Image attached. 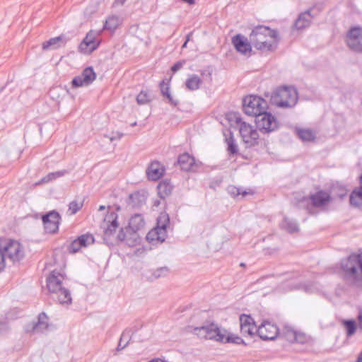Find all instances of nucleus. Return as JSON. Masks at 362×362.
Listing matches in <instances>:
<instances>
[{"label": "nucleus", "mask_w": 362, "mask_h": 362, "mask_svg": "<svg viewBox=\"0 0 362 362\" xmlns=\"http://www.w3.org/2000/svg\"><path fill=\"white\" fill-rule=\"evenodd\" d=\"M186 331L196 334L199 338L206 339L220 342H233L238 344L243 343V340L240 337L228 335L226 329H221L214 323H209L195 327L189 326L186 328Z\"/></svg>", "instance_id": "f257e3e1"}, {"label": "nucleus", "mask_w": 362, "mask_h": 362, "mask_svg": "<svg viewBox=\"0 0 362 362\" xmlns=\"http://www.w3.org/2000/svg\"><path fill=\"white\" fill-rule=\"evenodd\" d=\"M341 269L346 280L362 287V252L351 254L341 262Z\"/></svg>", "instance_id": "f03ea898"}, {"label": "nucleus", "mask_w": 362, "mask_h": 362, "mask_svg": "<svg viewBox=\"0 0 362 362\" xmlns=\"http://www.w3.org/2000/svg\"><path fill=\"white\" fill-rule=\"evenodd\" d=\"M277 33L268 27L259 25L255 28L249 36L252 45L262 51H272L274 49Z\"/></svg>", "instance_id": "7ed1b4c3"}, {"label": "nucleus", "mask_w": 362, "mask_h": 362, "mask_svg": "<svg viewBox=\"0 0 362 362\" xmlns=\"http://www.w3.org/2000/svg\"><path fill=\"white\" fill-rule=\"evenodd\" d=\"M64 275L57 271H53L47 279V288L56 296L59 304L69 305L72 303V298L69 290L62 286Z\"/></svg>", "instance_id": "20e7f679"}, {"label": "nucleus", "mask_w": 362, "mask_h": 362, "mask_svg": "<svg viewBox=\"0 0 362 362\" xmlns=\"http://www.w3.org/2000/svg\"><path fill=\"white\" fill-rule=\"evenodd\" d=\"M230 121H234L239 125V132L243 142L247 146H253L258 144L259 133L252 125L242 121V118L237 113H233L229 116Z\"/></svg>", "instance_id": "39448f33"}, {"label": "nucleus", "mask_w": 362, "mask_h": 362, "mask_svg": "<svg viewBox=\"0 0 362 362\" xmlns=\"http://www.w3.org/2000/svg\"><path fill=\"white\" fill-rule=\"evenodd\" d=\"M271 101L278 107L292 108L298 101L297 90L293 87L281 88L272 96Z\"/></svg>", "instance_id": "423d86ee"}, {"label": "nucleus", "mask_w": 362, "mask_h": 362, "mask_svg": "<svg viewBox=\"0 0 362 362\" xmlns=\"http://www.w3.org/2000/svg\"><path fill=\"white\" fill-rule=\"evenodd\" d=\"M0 250L5 256V260L8 259L13 263L19 262L24 257V250L22 245L18 242L13 240H0Z\"/></svg>", "instance_id": "0eeeda50"}, {"label": "nucleus", "mask_w": 362, "mask_h": 362, "mask_svg": "<svg viewBox=\"0 0 362 362\" xmlns=\"http://www.w3.org/2000/svg\"><path fill=\"white\" fill-rule=\"evenodd\" d=\"M243 110L245 114L255 116V119L267 109V102L261 97L249 95L243 98Z\"/></svg>", "instance_id": "6e6552de"}, {"label": "nucleus", "mask_w": 362, "mask_h": 362, "mask_svg": "<svg viewBox=\"0 0 362 362\" xmlns=\"http://www.w3.org/2000/svg\"><path fill=\"white\" fill-rule=\"evenodd\" d=\"M346 44L352 52L362 53V28L353 26L349 28L346 35Z\"/></svg>", "instance_id": "1a4fd4ad"}, {"label": "nucleus", "mask_w": 362, "mask_h": 362, "mask_svg": "<svg viewBox=\"0 0 362 362\" xmlns=\"http://www.w3.org/2000/svg\"><path fill=\"white\" fill-rule=\"evenodd\" d=\"M256 126L262 133H270L279 128V122L276 118L266 111L257 115L255 119Z\"/></svg>", "instance_id": "9d476101"}, {"label": "nucleus", "mask_w": 362, "mask_h": 362, "mask_svg": "<svg viewBox=\"0 0 362 362\" xmlns=\"http://www.w3.org/2000/svg\"><path fill=\"white\" fill-rule=\"evenodd\" d=\"M100 34L98 31H89L79 45L80 51L84 54H90L95 50L100 43L98 39Z\"/></svg>", "instance_id": "9b49d317"}, {"label": "nucleus", "mask_w": 362, "mask_h": 362, "mask_svg": "<svg viewBox=\"0 0 362 362\" xmlns=\"http://www.w3.org/2000/svg\"><path fill=\"white\" fill-rule=\"evenodd\" d=\"M95 242L93 235L89 233L83 234L74 240L68 246L67 250L70 254L78 252L82 247H86Z\"/></svg>", "instance_id": "f8f14e48"}, {"label": "nucleus", "mask_w": 362, "mask_h": 362, "mask_svg": "<svg viewBox=\"0 0 362 362\" xmlns=\"http://www.w3.org/2000/svg\"><path fill=\"white\" fill-rule=\"evenodd\" d=\"M96 74L92 67L86 68L82 74L79 76L74 77L72 80L73 87L78 88L81 86H86L93 83L95 79Z\"/></svg>", "instance_id": "ddd939ff"}, {"label": "nucleus", "mask_w": 362, "mask_h": 362, "mask_svg": "<svg viewBox=\"0 0 362 362\" xmlns=\"http://www.w3.org/2000/svg\"><path fill=\"white\" fill-rule=\"evenodd\" d=\"M240 327L244 337H252L257 332L254 320L250 315L243 314L240 316Z\"/></svg>", "instance_id": "4468645a"}, {"label": "nucleus", "mask_w": 362, "mask_h": 362, "mask_svg": "<svg viewBox=\"0 0 362 362\" xmlns=\"http://www.w3.org/2000/svg\"><path fill=\"white\" fill-rule=\"evenodd\" d=\"M118 226L117 214L112 211L105 216L101 227L103 229L105 235H110L116 231Z\"/></svg>", "instance_id": "2eb2a0df"}, {"label": "nucleus", "mask_w": 362, "mask_h": 362, "mask_svg": "<svg viewBox=\"0 0 362 362\" xmlns=\"http://www.w3.org/2000/svg\"><path fill=\"white\" fill-rule=\"evenodd\" d=\"M259 337L264 340H272L275 339L278 333V328L273 324L266 322L257 328Z\"/></svg>", "instance_id": "dca6fc26"}, {"label": "nucleus", "mask_w": 362, "mask_h": 362, "mask_svg": "<svg viewBox=\"0 0 362 362\" xmlns=\"http://www.w3.org/2000/svg\"><path fill=\"white\" fill-rule=\"evenodd\" d=\"M61 219L60 214L54 210L47 213V233H57L59 230Z\"/></svg>", "instance_id": "f3484780"}, {"label": "nucleus", "mask_w": 362, "mask_h": 362, "mask_svg": "<svg viewBox=\"0 0 362 362\" xmlns=\"http://www.w3.org/2000/svg\"><path fill=\"white\" fill-rule=\"evenodd\" d=\"M165 173V168L163 164L158 161L151 163L146 170L148 179L156 181L159 180Z\"/></svg>", "instance_id": "a211bd4d"}, {"label": "nucleus", "mask_w": 362, "mask_h": 362, "mask_svg": "<svg viewBox=\"0 0 362 362\" xmlns=\"http://www.w3.org/2000/svg\"><path fill=\"white\" fill-rule=\"evenodd\" d=\"M232 42L234 47L239 52L244 54H246L247 52H250L252 44L250 40L248 42L247 39L243 35H237L234 36Z\"/></svg>", "instance_id": "6ab92c4d"}, {"label": "nucleus", "mask_w": 362, "mask_h": 362, "mask_svg": "<svg viewBox=\"0 0 362 362\" xmlns=\"http://www.w3.org/2000/svg\"><path fill=\"white\" fill-rule=\"evenodd\" d=\"M331 199L328 192L320 190L310 196V200L314 206L320 207L327 205Z\"/></svg>", "instance_id": "aec40b11"}, {"label": "nucleus", "mask_w": 362, "mask_h": 362, "mask_svg": "<svg viewBox=\"0 0 362 362\" xmlns=\"http://www.w3.org/2000/svg\"><path fill=\"white\" fill-rule=\"evenodd\" d=\"M313 16L310 13V10H308L299 14L296 20L293 27L297 30H302L310 26Z\"/></svg>", "instance_id": "412c9836"}, {"label": "nucleus", "mask_w": 362, "mask_h": 362, "mask_svg": "<svg viewBox=\"0 0 362 362\" xmlns=\"http://www.w3.org/2000/svg\"><path fill=\"white\" fill-rule=\"evenodd\" d=\"M167 236V230L156 227L155 228L150 230L146 235V239L149 242L155 240L163 242Z\"/></svg>", "instance_id": "4be33fe9"}, {"label": "nucleus", "mask_w": 362, "mask_h": 362, "mask_svg": "<svg viewBox=\"0 0 362 362\" xmlns=\"http://www.w3.org/2000/svg\"><path fill=\"white\" fill-rule=\"evenodd\" d=\"M284 338L289 342L303 343L305 337L304 334L296 332L291 328L286 327L284 331Z\"/></svg>", "instance_id": "5701e85b"}, {"label": "nucleus", "mask_w": 362, "mask_h": 362, "mask_svg": "<svg viewBox=\"0 0 362 362\" xmlns=\"http://www.w3.org/2000/svg\"><path fill=\"white\" fill-rule=\"evenodd\" d=\"M45 313L42 312L39 316L37 322H33L28 324L25 327L26 332H38L42 330V327L45 325Z\"/></svg>", "instance_id": "b1692460"}, {"label": "nucleus", "mask_w": 362, "mask_h": 362, "mask_svg": "<svg viewBox=\"0 0 362 362\" xmlns=\"http://www.w3.org/2000/svg\"><path fill=\"white\" fill-rule=\"evenodd\" d=\"M145 202V196L139 192H135L129 195L127 204L132 208H139L144 204Z\"/></svg>", "instance_id": "393cba45"}, {"label": "nucleus", "mask_w": 362, "mask_h": 362, "mask_svg": "<svg viewBox=\"0 0 362 362\" xmlns=\"http://www.w3.org/2000/svg\"><path fill=\"white\" fill-rule=\"evenodd\" d=\"M160 92L162 95L168 100V102L173 106H177L179 100L174 98L170 93V83L162 81L160 83Z\"/></svg>", "instance_id": "a878e982"}, {"label": "nucleus", "mask_w": 362, "mask_h": 362, "mask_svg": "<svg viewBox=\"0 0 362 362\" xmlns=\"http://www.w3.org/2000/svg\"><path fill=\"white\" fill-rule=\"evenodd\" d=\"M178 163L182 170L189 171L194 165V158L188 153H183L179 156Z\"/></svg>", "instance_id": "bb28decb"}, {"label": "nucleus", "mask_w": 362, "mask_h": 362, "mask_svg": "<svg viewBox=\"0 0 362 362\" xmlns=\"http://www.w3.org/2000/svg\"><path fill=\"white\" fill-rule=\"evenodd\" d=\"M145 221L141 214H134L129 222V227L133 232H136L144 227Z\"/></svg>", "instance_id": "cd10ccee"}, {"label": "nucleus", "mask_w": 362, "mask_h": 362, "mask_svg": "<svg viewBox=\"0 0 362 362\" xmlns=\"http://www.w3.org/2000/svg\"><path fill=\"white\" fill-rule=\"evenodd\" d=\"M296 134L303 141H313L316 138V133L310 129L296 128Z\"/></svg>", "instance_id": "c85d7f7f"}, {"label": "nucleus", "mask_w": 362, "mask_h": 362, "mask_svg": "<svg viewBox=\"0 0 362 362\" xmlns=\"http://www.w3.org/2000/svg\"><path fill=\"white\" fill-rule=\"evenodd\" d=\"M361 188L354 189L349 197L350 204L358 207L362 205V175L360 177Z\"/></svg>", "instance_id": "c756f323"}, {"label": "nucleus", "mask_w": 362, "mask_h": 362, "mask_svg": "<svg viewBox=\"0 0 362 362\" xmlns=\"http://www.w3.org/2000/svg\"><path fill=\"white\" fill-rule=\"evenodd\" d=\"M202 83V78L196 74L189 75L185 81L186 88L189 90L199 89Z\"/></svg>", "instance_id": "7c9ffc66"}, {"label": "nucleus", "mask_w": 362, "mask_h": 362, "mask_svg": "<svg viewBox=\"0 0 362 362\" xmlns=\"http://www.w3.org/2000/svg\"><path fill=\"white\" fill-rule=\"evenodd\" d=\"M158 194L161 199L169 196L173 191V185L168 180H163L158 185Z\"/></svg>", "instance_id": "2f4dec72"}, {"label": "nucleus", "mask_w": 362, "mask_h": 362, "mask_svg": "<svg viewBox=\"0 0 362 362\" xmlns=\"http://www.w3.org/2000/svg\"><path fill=\"white\" fill-rule=\"evenodd\" d=\"M121 23V19L119 16L112 15L109 16L103 25V30H107L111 32L115 31Z\"/></svg>", "instance_id": "473e14b6"}, {"label": "nucleus", "mask_w": 362, "mask_h": 362, "mask_svg": "<svg viewBox=\"0 0 362 362\" xmlns=\"http://www.w3.org/2000/svg\"><path fill=\"white\" fill-rule=\"evenodd\" d=\"M65 43L64 37L62 35L52 37L47 41V49H56L64 46Z\"/></svg>", "instance_id": "72a5a7b5"}, {"label": "nucleus", "mask_w": 362, "mask_h": 362, "mask_svg": "<svg viewBox=\"0 0 362 362\" xmlns=\"http://www.w3.org/2000/svg\"><path fill=\"white\" fill-rule=\"evenodd\" d=\"M281 227L288 233L297 232L299 230L297 223L287 217H285L283 219L281 223Z\"/></svg>", "instance_id": "f704fd0d"}, {"label": "nucleus", "mask_w": 362, "mask_h": 362, "mask_svg": "<svg viewBox=\"0 0 362 362\" xmlns=\"http://www.w3.org/2000/svg\"><path fill=\"white\" fill-rule=\"evenodd\" d=\"M169 273V269L167 267H163L156 269L148 276V279L151 281L156 280L160 277L166 276Z\"/></svg>", "instance_id": "c9c22d12"}, {"label": "nucleus", "mask_w": 362, "mask_h": 362, "mask_svg": "<svg viewBox=\"0 0 362 362\" xmlns=\"http://www.w3.org/2000/svg\"><path fill=\"white\" fill-rule=\"evenodd\" d=\"M227 190L228 192L234 197H238L239 195L245 197L247 194H251L253 193L252 189L241 190L240 188H238L233 185L228 186Z\"/></svg>", "instance_id": "e433bc0d"}, {"label": "nucleus", "mask_w": 362, "mask_h": 362, "mask_svg": "<svg viewBox=\"0 0 362 362\" xmlns=\"http://www.w3.org/2000/svg\"><path fill=\"white\" fill-rule=\"evenodd\" d=\"M226 142L228 146V151L230 154H237L238 152V147L235 143L233 134L230 132L228 136L226 138Z\"/></svg>", "instance_id": "4c0bfd02"}, {"label": "nucleus", "mask_w": 362, "mask_h": 362, "mask_svg": "<svg viewBox=\"0 0 362 362\" xmlns=\"http://www.w3.org/2000/svg\"><path fill=\"white\" fill-rule=\"evenodd\" d=\"M129 332L130 331L127 330L122 332L117 347V351L124 349L128 345L131 338Z\"/></svg>", "instance_id": "58836bf2"}, {"label": "nucleus", "mask_w": 362, "mask_h": 362, "mask_svg": "<svg viewBox=\"0 0 362 362\" xmlns=\"http://www.w3.org/2000/svg\"><path fill=\"white\" fill-rule=\"evenodd\" d=\"M346 330V334L349 337L352 336L356 329V324L354 320H345L342 322Z\"/></svg>", "instance_id": "ea45409f"}, {"label": "nucleus", "mask_w": 362, "mask_h": 362, "mask_svg": "<svg viewBox=\"0 0 362 362\" xmlns=\"http://www.w3.org/2000/svg\"><path fill=\"white\" fill-rule=\"evenodd\" d=\"M170 223V218L166 213H161L157 218V226L158 228L167 229Z\"/></svg>", "instance_id": "a19ab883"}, {"label": "nucleus", "mask_w": 362, "mask_h": 362, "mask_svg": "<svg viewBox=\"0 0 362 362\" xmlns=\"http://www.w3.org/2000/svg\"><path fill=\"white\" fill-rule=\"evenodd\" d=\"M83 206V201L74 200L69 204V210L70 215H74L80 211Z\"/></svg>", "instance_id": "79ce46f5"}, {"label": "nucleus", "mask_w": 362, "mask_h": 362, "mask_svg": "<svg viewBox=\"0 0 362 362\" xmlns=\"http://www.w3.org/2000/svg\"><path fill=\"white\" fill-rule=\"evenodd\" d=\"M68 171L66 170H58L54 173H50L47 175V182H52L59 177H62L66 175Z\"/></svg>", "instance_id": "37998d69"}, {"label": "nucleus", "mask_w": 362, "mask_h": 362, "mask_svg": "<svg viewBox=\"0 0 362 362\" xmlns=\"http://www.w3.org/2000/svg\"><path fill=\"white\" fill-rule=\"evenodd\" d=\"M151 100L150 96L146 91H141L136 96V101L139 105H144Z\"/></svg>", "instance_id": "c03bdc74"}, {"label": "nucleus", "mask_w": 362, "mask_h": 362, "mask_svg": "<svg viewBox=\"0 0 362 362\" xmlns=\"http://www.w3.org/2000/svg\"><path fill=\"white\" fill-rule=\"evenodd\" d=\"M110 141H113L115 140H119L122 136L123 134L119 132H112L110 136H106Z\"/></svg>", "instance_id": "a18cd8bd"}, {"label": "nucleus", "mask_w": 362, "mask_h": 362, "mask_svg": "<svg viewBox=\"0 0 362 362\" xmlns=\"http://www.w3.org/2000/svg\"><path fill=\"white\" fill-rule=\"evenodd\" d=\"M185 64V61H179L177 62H176L171 68V70L173 72H176L177 71H179L182 66L183 65Z\"/></svg>", "instance_id": "49530a36"}, {"label": "nucleus", "mask_w": 362, "mask_h": 362, "mask_svg": "<svg viewBox=\"0 0 362 362\" xmlns=\"http://www.w3.org/2000/svg\"><path fill=\"white\" fill-rule=\"evenodd\" d=\"M5 256L4 255L1 250H0V272L2 271L6 266Z\"/></svg>", "instance_id": "de8ad7c7"}, {"label": "nucleus", "mask_w": 362, "mask_h": 362, "mask_svg": "<svg viewBox=\"0 0 362 362\" xmlns=\"http://www.w3.org/2000/svg\"><path fill=\"white\" fill-rule=\"evenodd\" d=\"M287 286H288V288L289 290H293V289H299V288H300V286L297 285V284H287Z\"/></svg>", "instance_id": "09e8293b"}, {"label": "nucleus", "mask_w": 362, "mask_h": 362, "mask_svg": "<svg viewBox=\"0 0 362 362\" xmlns=\"http://www.w3.org/2000/svg\"><path fill=\"white\" fill-rule=\"evenodd\" d=\"M6 325L4 322H0V334L3 333V332L6 329Z\"/></svg>", "instance_id": "8fccbe9b"}, {"label": "nucleus", "mask_w": 362, "mask_h": 362, "mask_svg": "<svg viewBox=\"0 0 362 362\" xmlns=\"http://www.w3.org/2000/svg\"><path fill=\"white\" fill-rule=\"evenodd\" d=\"M126 0H115L114 2V5H123Z\"/></svg>", "instance_id": "3c124183"}, {"label": "nucleus", "mask_w": 362, "mask_h": 362, "mask_svg": "<svg viewBox=\"0 0 362 362\" xmlns=\"http://www.w3.org/2000/svg\"><path fill=\"white\" fill-rule=\"evenodd\" d=\"M358 319L359 321L360 327H362V311L359 313V315L358 316Z\"/></svg>", "instance_id": "603ef678"}, {"label": "nucleus", "mask_w": 362, "mask_h": 362, "mask_svg": "<svg viewBox=\"0 0 362 362\" xmlns=\"http://www.w3.org/2000/svg\"><path fill=\"white\" fill-rule=\"evenodd\" d=\"M41 220L44 227H45V214L41 215Z\"/></svg>", "instance_id": "864d4df0"}, {"label": "nucleus", "mask_w": 362, "mask_h": 362, "mask_svg": "<svg viewBox=\"0 0 362 362\" xmlns=\"http://www.w3.org/2000/svg\"><path fill=\"white\" fill-rule=\"evenodd\" d=\"M149 362H165V361L160 358H155V359L150 361Z\"/></svg>", "instance_id": "5fc2aeb1"}, {"label": "nucleus", "mask_w": 362, "mask_h": 362, "mask_svg": "<svg viewBox=\"0 0 362 362\" xmlns=\"http://www.w3.org/2000/svg\"><path fill=\"white\" fill-rule=\"evenodd\" d=\"M182 1L184 2H186L189 4H194V0H182Z\"/></svg>", "instance_id": "6e6d98bb"}, {"label": "nucleus", "mask_w": 362, "mask_h": 362, "mask_svg": "<svg viewBox=\"0 0 362 362\" xmlns=\"http://www.w3.org/2000/svg\"><path fill=\"white\" fill-rule=\"evenodd\" d=\"M192 33H189V34L187 35V37H186V40H185V42H188L189 41L190 37H192Z\"/></svg>", "instance_id": "4d7b16f0"}, {"label": "nucleus", "mask_w": 362, "mask_h": 362, "mask_svg": "<svg viewBox=\"0 0 362 362\" xmlns=\"http://www.w3.org/2000/svg\"><path fill=\"white\" fill-rule=\"evenodd\" d=\"M356 362H362V351L361 352V354H359L357 360H356Z\"/></svg>", "instance_id": "13d9d810"}, {"label": "nucleus", "mask_w": 362, "mask_h": 362, "mask_svg": "<svg viewBox=\"0 0 362 362\" xmlns=\"http://www.w3.org/2000/svg\"><path fill=\"white\" fill-rule=\"evenodd\" d=\"M207 76H208V78H209V81H211V72H209V73L207 74Z\"/></svg>", "instance_id": "bf43d9fd"}, {"label": "nucleus", "mask_w": 362, "mask_h": 362, "mask_svg": "<svg viewBox=\"0 0 362 362\" xmlns=\"http://www.w3.org/2000/svg\"><path fill=\"white\" fill-rule=\"evenodd\" d=\"M118 238H119L120 240H123V238H124V235H122V233H119V234L118 235Z\"/></svg>", "instance_id": "052dcab7"}, {"label": "nucleus", "mask_w": 362, "mask_h": 362, "mask_svg": "<svg viewBox=\"0 0 362 362\" xmlns=\"http://www.w3.org/2000/svg\"><path fill=\"white\" fill-rule=\"evenodd\" d=\"M105 206H100L99 207V211H102V210H104L105 209Z\"/></svg>", "instance_id": "680f3d73"}, {"label": "nucleus", "mask_w": 362, "mask_h": 362, "mask_svg": "<svg viewBox=\"0 0 362 362\" xmlns=\"http://www.w3.org/2000/svg\"><path fill=\"white\" fill-rule=\"evenodd\" d=\"M187 42H184V44L182 45V48H185V47H187Z\"/></svg>", "instance_id": "e2e57ef3"}, {"label": "nucleus", "mask_w": 362, "mask_h": 362, "mask_svg": "<svg viewBox=\"0 0 362 362\" xmlns=\"http://www.w3.org/2000/svg\"><path fill=\"white\" fill-rule=\"evenodd\" d=\"M42 48L43 49H45V42H42Z\"/></svg>", "instance_id": "0e129e2a"}, {"label": "nucleus", "mask_w": 362, "mask_h": 362, "mask_svg": "<svg viewBox=\"0 0 362 362\" xmlns=\"http://www.w3.org/2000/svg\"><path fill=\"white\" fill-rule=\"evenodd\" d=\"M158 204H159V202L158 201L155 202V203H154L155 206H158Z\"/></svg>", "instance_id": "69168bd1"}, {"label": "nucleus", "mask_w": 362, "mask_h": 362, "mask_svg": "<svg viewBox=\"0 0 362 362\" xmlns=\"http://www.w3.org/2000/svg\"><path fill=\"white\" fill-rule=\"evenodd\" d=\"M45 180V177H42L40 180V182H43Z\"/></svg>", "instance_id": "338daca9"}, {"label": "nucleus", "mask_w": 362, "mask_h": 362, "mask_svg": "<svg viewBox=\"0 0 362 362\" xmlns=\"http://www.w3.org/2000/svg\"><path fill=\"white\" fill-rule=\"evenodd\" d=\"M136 122H134V123H132V124H131V126H132V127H134V126H136Z\"/></svg>", "instance_id": "774afa93"}]
</instances>
